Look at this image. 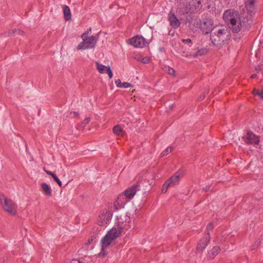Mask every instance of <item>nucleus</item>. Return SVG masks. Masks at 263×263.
<instances>
[{
  "instance_id": "5701e85b",
  "label": "nucleus",
  "mask_w": 263,
  "mask_h": 263,
  "mask_svg": "<svg viewBox=\"0 0 263 263\" xmlns=\"http://www.w3.org/2000/svg\"><path fill=\"white\" fill-rule=\"evenodd\" d=\"M173 146H170L167 148H166L161 154V157H164L165 156H166L167 154H169L171 152H172L173 149Z\"/></svg>"
},
{
  "instance_id": "ea45409f",
  "label": "nucleus",
  "mask_w": 263,
  "mask_h": 263,
  "mask_svg": "<svg viewBox=\"0 0 263 263\" xmlns=\"http://www.w3.org/2000/svg\"><path fill=\"white\" fill-rule=\"evenodd\" d=\"M205 98V94H203V96H200L199 100H202Z\"/></svg>"
},
{
  "instance_id": "9b49d317",
  "label": "nucleus",
  "mask_w": 263,
  "mask_h": 263,
  "mask_svg": "<svg viewBox=\"0 0 263 263\" xmlns=\"http://www.w3.org/2000/svg\"><path fill=\"white\" fill-rule=\"evenodd\" d=\"M201 28L205 33H209L214 28L213 20L210 18L203 19L201 24Z\"/></svg>"
},
{
  "instance_id": "1a4fd4ad",
  "label": "nucleus",
  "mask_w": 263,
  "mask_h": 263,
  "mask_svg": "<svg viewBox=\"0 0 263 263\" xmlns=\"http://www.w3.org/2000/svg\"><path fill=\"white\" fill-rule=\"evenodd\" d=\"M123 230L122 224H118L115 225L111 229H110L106 234L115 240L121 234Z\"/></svg>"
},
{
  "instance_id": "0eeeda50",
  "label": "nucleus",
  "mask_w": 263,
  "mask_h": 263,
  "mask_svg": "<svg viewBox=\"0 0 263 263\" xmlns=\"http://www.w3.org/2000/svg\"><path fill=\"white\" fill-rule=\"evenodd\" d=\"M242 139L247 144H258L259 142L258 136L251 131H248L242 137Z\"/></svg>"
},
{
  "instance_id": "a878e982",
  "label": "nucleus",
  "mask_w": 263,
  "mask_h": 263,
  "mask_svg": "<svg viewBox=\"0 0 263 263\" xmlns=\"http://www.w3.org/2000/svg\"><path fill=\"white\" fill-rule=\"evenodd\" d=\"M114 206L115 208V209L116 210H118L119 209H121L122 207V205L120 203V202L119 200H117L114 202Z\"/></svg>"
},
{
  "instance_id": "412c9836",
  "label": "nucleus",
  "mask_w": 263,
  "mask_h": 263,
  "mask_svg": "<svg viewBox=\"0 0 263 263\" xmlns=\"http://www.w3.org/2000/svg\"><path fill=\"white\" fill-rule=\"evenodd\" d=\"M208 52V50L206 49L205 48H202L199 50H198L197 52L194 54L193 57L194 58H197L198 56H201L205 54Z\"/></svg>"
},
{
  "instance_id": "c85d7f7f",
  "label": "nucleus",
  "mask_w": 263,
  "mask_h": 263,
  "mask_svg": "<svg viewBox=\"0 0 263 263\" xmlns=\"http://www.w3.org/2000/svg\"><path fill=\"white\" fill-rule=\"evenodd\" d=\"M105 72H106L108 74V77L110 79H111L112 77V73L111 68L109 66L106 68Z\"/></svg>"
},
{
  "instance_id": "6ab92c4d",
  "label": "nucleus",
  "mask_w": 263,
  "mask_h": 263,
  "mask_svg": "<svg viewBox=\"0 0 263 263\" xmlns=\"http://www.w3.org/2000/svg\"><path fill=\"white\" fill-rule=\"evenodd\" d=\"M220 251V247L218 246L214 247L211 251V253H209L210 256L214 258Z\"/></svg>"
},
{
  "instance_id": "423d86ee",
  "label": "nucleus",
  "mask_w": 263,
  "mask_h": 263,
  "mask_svg": "<svg viewBox=\"0 0 263 263\" xmlns=\"http://www.w3.org/2000/svg\"><path fill=\"white\" fill-rule=\"evenodd\" d=\"M245 8L248 13L250 15V17L252 19V16L255 14L257 11V3L258 0H245Z\"/></svg>"
},
{
  "instance_id": "7c9ffc66",
  "label": "nucleus",
  "mask_w": 263,
  "mask_h": 263,
  "mask_svg": "<svg viewBox=\"0 0 263 263\" xmlns=\"http://www.w3.org/2000/svg\"><path fill=\"white\" fill-rule=\"evenodd\" d=\"M182 42L185 44H187L189 45V46H191L192 43V40L190 39H183Z\"/></svg>"
},
{
  "instance_id": "c756f323",
  "label": "nucleus",
  "mask_w": 263,
  "mask_h": 263,
  "mask_svg": "<svg viewBox=\"0 0 263 263\" xmlns=\"http://www.w3.org/2000/svg\"><path fill=\"white\" fill-rule=\"evenodd\" d=\"M52 178L54 179V180L56 182H57V183L59 184V185L61 187L62 186V183L61 181L59 179V178L55 175Z\"/></svg>"
},
{
  "instance_id": "a211bd4d",
  "label": "nucleus",
  "mask_w": 263,
  "mask_h": 263,
  "mask_svg": "<svg viewBox=\"0 0 263 263\" xmlns=\"http://www.w3.org/2000/svg\"><path fill=\"white\" fill-rule=\"evenodd\" d=\"M113 133L118 136H123L125 132L120 125H117L113 127Z\"/></svg>"
},
{
  "instance_id": "aec40b11",
  "label": "nucleus",
  "mask_w": 263,
  "mask_h": 263,
  "mask_svg": "<svg viewBox=\"0 0 263 263\" xmlns=\"http://www.w3.org/2000/svg\"><path fill=\"white\" fill-rule=\"evenodd\" d=\"M96 64L97 66V69L100 73H103L105 72V70L106 71V68L107 67H106L103 65L100 64L97 62H96Z\"/></svg>"
},
{
  "instance_id": "39448f33",
  "label": "nucleus",
  "mask_w": 263,
  "mask_h": 263,
  "mask_svg": "<svg viewBox=\"0 0 263 263\" xmlns=\"http://www.w3.org/2000/svg\"><path fill=\"white\" fill-rule=\"evenodd\" d=\"M129 43L135 48H143L148 44L143 36L139 35L132 37L129 40Z\"/></svg>"
},
{
  "instance_id": "cd10ccee",
  "label": "nucleus",
  "mask_w": 263,
  "mask_h": 263,
  "mask_svg": "<svg viewBox=\"0 0 263 263\" xmlns=\"http://www.w3.org/2000/svg\"><path fill=\"white\" fill-rule=\"evenodd\" d=\"M261 243V240L260 238L258 239L256 242H255L254 245H252V249L254 250L257 248L259 246H260Z\"/></svg>"
},
{
  "instance_id": "473e14b6",
  "label": "nucleus",
  "mask_w": 263,
  "mask_h": 263,
  "mask_svg": "<svg viewBox=\"0 0 263 263\" xmlns=\"http://www.w3.org/2000/svg\"><path fill=\"white\" fill-rule=\"evenodd\" d=\"M90 121V118L89 117H87L84 120L82 124L84 125V126H85Z\"/></svg>"
},
{
  "instance_id": "7ed1b4c3",
  "label": "nucleus",
  "mask_w": 263,
  "mask_h": 263,
  "mask_svg": "<svg viewBox=\"0 0 263 263\" xmlns=\"http://www.w3.org/2000/svg\"><path fill=\"white\" fill-rule=\"evenodd\" d=\"M87 33H83L81 37L83 42H81L77 46L78 50H84L86 49L93 48L98 40V35L97 36H87Z\"/></svg>"
},
{
  "instance_id": "4468645a",
  "label": "nucleus",
  "mask_w": 263,
  "mask_h": 263,
  "mask_svg": "<svg viewBox=\"0 0 263 263\" xmlns=\"http://www.w3.org/2000/svg\"><path fill=\"white\" fill-rule=\"evenodd\" d=\"M183 171L179 170L167 181H169V183L171 184V185H175L179 182L180 178L183 176Z\"/></svg>"
},
{
  "instance_id": "b1692460",
  "label": "nucleus",
  "mask_w": 263,
  "mask_h": 263,
  "mask_svg": "<svg viewBox=\"0 0 263 263\" xmlns=\"http://www.w3.org/2000/svg\"><path fill=\"white\" fill-rule=\"evenodd\" d=\"M253 95L254 96H258L261 99H263V89L260 91L257 89H254L253 90Z\"/></svg>"
},
{
  "instance_id": "393cba45",
  "label": "nucleus",
  "mask_w": 263,
  "mask_h": 263,
  "mask_svg": "<svg viewBox=\"0 0 263 263\" xmlns=\"http://www.w3.org/2000/svg\"><path fill=\"white\" fill-rule=\"evenodd\" d=\"M170 186L171 185L169 183V181H166L162 186V189L161 190L162 193H165L167 191V188Z\"/></svg>"
},
{
  "instance_id": "a19ab883",
  "label": "nucleus",
  "mask_w": 263,
  "mask_h": 263,
  "mask_svg": "<svg viewBox=\"0 0 263 263\" xmlns=\"http://www.w3.org/2000/svg\"><path fill=\"white\" fill-rule=\"evenodd\" d=\"M256 76L257 75L256 74H252V76H251V78L252 79L255 78L256 77Z\"/></svg>"
},
{
  "instance_id": "20e7f679",
  "label": "nucleus",
  "mask_w": 263,
  "mask_h": 263,
  "mask_svg": "<svg viewBox=\"0 0 263 263\" xmlns=\"http://www.w3.org/2000/svg\"><path fill=\"white\" fill-rule=\"evenodd\" d=\"M0 202L5 211L11 215L16 214V204L11 199H8L4 194H0Z\"/></svg>"
},
{
  "instance_id": "e433bc0d",
  "label": "nucleus",
  "mask_w": 263,
  "mask_h": 263,
  "mask_svg": "<svg viewBox=\"0 0 263 263\" xmlns=\"http://www.w3.org/2000/svg\"><path fill=\"white\" fill-rule=\"evenodd\" d=\"M196 3H197V4L195 5V6L199 7L201 5V3L200 1H198L196 2Z\"/></svg>"
},
{
  "instance_id": "9d476101",
  "label": "nucleus",
  "mask_w": 263,
  "mask_h": 263,
  "mask_svg": "<svg viewBox=\"0 0 263 263\" xmlns=\"http://www.w3.org/2000/svg\"><path fill=\"white\" fill-rule=\"evenodd\" d=\"M167 18L170 25L172 28L177 29L180 26V22L172 11H171L168 14Z\"/></svg>"
},
{
  "instance_id": "4c0bfd02",
  "label": "nucleus",
  "mask_w": 263,
  "mask_h": 263,
  "mask_svg": "<svg viewBox=\"0 0 263 263\" xmlns=\"http://www.w3.org/2000/svg\"><path fill=\"white\" fill-rule=\"evenodd\" d=\"M91 28H89V29H87V30L84 33H86V35L88 36L89 32H91Z\"/></svg>"
},
{
  "instance_id": "bb28decb",
  "label": "nucleus",
  "mask_w": 263,
  "mask_h": 263,
  "mask_svg": "<svg viewBox=\"0 0 263 263\" xmlns=\"http://www.w3.org/2000/svg\"><path fill=\"white\" fill-rule=\"evenodd\" d=\"M213 229H214L213 223L212 222L209 223L206 227V233H207L208 232L210 233V231L213 230Z\"/></svg>"
},
{
  "instance_id": "dca6fc26",
  "label": "nucleus",
  "mask_w": 263,
  "mask_h": 263,
  "mask_svg": "<svg viewBox=\"0 0 263 263\" xmlns=\"http://www.w3.org/2000/svg\"><path fill=\"white\" fill-rule=\"evenodd\" d=\"M63 10L65 20H70L71 18V15L69 7L66 5L63 6Z\"/></svg>"
},
{
  "instance_id": "f03ea898",
  "label": "nucleus",
  "mask_w": 263,
  "mask_h": 263,
  "mask_svg": "<svg viewBox=\"0 0 263 263\" xmlns=\"http://www.w3.org/2000/svg\"><path fill=\"white\" fill-rule=\"evenodd\" d=\"M231 36L230 29L225 27L217 30L211 34V40L214 46L220 47L224 44V42L230 39Z\"/></svg>"
},
{
  "instance_id": "f8f14e48",
  "label": "nucleus",
  "mask_w": 263,
  "mask_h": 263,
  "mask_svg": "<svg viewBox=\"0 0 263 263\" xmlns=\"http://www.w3.org/2000/svg\"><path fill=\"white\" fill-rule=\"evenodd\" d=\"M140 190V185L139 184H134L130 187H128L124 192L125 196L129 198L132 199L136 194L137 191Z\"/></svg>"
},
{
  "instance_id": "2eb2a0df",
  "label": "nucleus",
  "mask_w": 263,
  "mask_h": 263,
  "mask_svg": "<svg viewBox=\"0 0 263 263\" xmlns=\"http://www.w3.org/2000/svg\"><path fill=\"white\" fill-rule=\"evenodd\" d=\"M41 186L46 195L48 196H51V189L49 185L46 183H42Z\"/></svg>"
},
{
  "instance_id": "f3484780",
  "label": "nucleus",
  "mask_w": 263,
  "mask_h": 263,
  "mask_svg": "<svg viewBox=\"0 0 263 263\" xmlns=\"http://www.w3.org/2000/svg\"><path fill=\"white\" fill-rule=\"evenodd\" d=\"M115 83L118 87L119 88H129L132 87L133 85L132 84L127 82L122 83L120 79H117L115 81Z\"/></svg>"
},
{
  "instance_id": "2f4dec72",
  "label": "nucleus",
  "mask_w": 263,
  "mask_h": 263,
  "mask_svg": "<svg viewBox=\"0 0 263 263\" xmlns=\"http://www.w3.org/2000/svg\"><path fill=\"white\" fill-rule=\"evenodd\" d=\"M17 32L20 35H23L24 34V32L21 30H16V29H14L12 30V33L14 34L15 32Z\"/></svg>"
},
{
  "instance_id": "79ce46f5",
  "label": "nucleus",
  "mask_w": 263,
  "mask_h": 263,
  "mask_svg": "<svg viewBox=\"0 0 263 263\" xmlns=\"http://www.w3.org/2000/svg\"><path fill=\"white\" fill-rule=\"evenodd\" d=\"M260 69L259 68H256V70H259Z\"/></svg>"
},
{
  "instance_id": "f704fd0d",
  "label": "nucleus",
  "mask_w": 263,
  "mask_h": 263,
  "mask_svg": "<svg viewBox=\"0 0 263 263\" xmlns=\"http://www.w3.org/2000/svg\"><path fill=\"white\" fill-rule=\"evenodd\" d=\"M70 263H82V262L79 260L72 259Z\"/></svg>"
},
{
  "instance_id": "58836bf2",
  "label": "nucleus",
  "mask_w": 263,
  "mask_h": 263,
  "mask_svg": "<svg viewBox=\"0 0 263 263\" xmlns=\"http://www.w3.org/2000/svg\"><path fill=\"white\" fill-rule=\"evenodd\" d=\"M71 114H73V116H74L75 117H77L78 116V113L76 111H73V112H71L70 113Z\"/></svg>"
},
{
  "instance_id": "4be33fe9",
  "label": "nucleus",
  "mask_w": 263,
  "mask_h": 263,
  "mask_svg": "<svg viewBox=\"0 0 263 263\" xmlns=\"http://www.w3.org/2000/svg\"><path fill=\"white\" fill-rule=\"evenodd\" d=\"M164 71L167 72L168 73L171 75H173L175 73V70L172 68L168 66H164L163 68Z\"/></svg>"
},
{
  "instance_id": "f257e3e1",
  "label": "nucleus",
  "mask_w": 263,
  "mask_h": 263,
  "mask_svg": "<svg viewBox=\"0 0 263 263\" xmlns=\"http://www.w3.org/2000/svg\"><path fill=\"white\" fill-rule=\"evenodd\" d=\"M223 19L235 33L239 32L242 27L248 29L253 23V20L248 16L240 18L239 12L234 9L226 10L223 14Z\"/></svg>"
},
{
  "instance_id": "ddd939ff",
  "label": "nucleus",
  "mask_w": 263,
  "mask_h": 263,
  "mask_svg": "<svg viewBox=\"0 0 263 263\" xmlns=\"http://www.w3.org/2000/svg\"><path fill=\"white\" fill-rule=\"evenodd\" d=\"M112 238L109 236L107 234L102 239L101 245H102V252L103 254V256H105L107 253H105L104 250L106 249L114 241Z\"/></svg>"
},
{
  "instance_id": "72a5a7b5",
  "label": "nucleus",
  "mask_w": 263,
  "mask_h": 263,
  "mask_svg": "<svg viewBox=\"0 0 263 263\" xmlns=\"http://www.w3.org/2000/svg\"><path fill=\"white\" fill-rule=\"evenodd\" d=\"M45 172L48 175L51 176L52 177L55 175L49 171H45Z\"/></svg>"
},
{
  "instance_id": "c9c22d12",
  "label": "nucleus",
  "mask_w": 263,
  "mask_h": 263,
  "mask_svg": "<svg viewBox=\"0 0 263 263\" xmlns=\"http://www.w3.org/2000/svg\"><path fill=\"white\" fill-rule=\"evenodd\" d=\"M148 61H149V59H147V58H144V59H142V62L143 63H147L148 62Z\"/></svg>"
},
{
  "instance_id": "6e6552de",
  "label": "nucleus",
  "mask_w": 263,
  "mask_h": 263,
  "mask_svg": "<svg viewBox=\"0 0 263 263\" xmlns=\"http://www.w3.org/2000/svg\"><path fill=\"white\" fill-rule=\"evenodd\" d=\"M210 234L209 232L205 233L203 238L200 240L197 246V251L202 252L206 247L211 240Z\"/></svg>"
}]
</instances>
